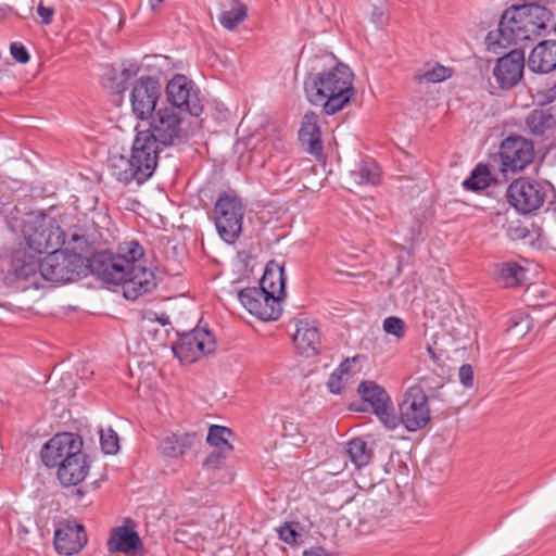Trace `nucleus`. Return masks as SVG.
Returning a JSON list of instances; mask_svg holds the SVG:
<instances>
[{"mask_svg":"<svg viewBox=\"0 0 556 556\" xmlns=\"http://www.w3.org/2000/svg\"><path fill=\"white\" fill-rule=\"evenodd\" d=\"M136 75V71H132L131 68H124L119 77L112 76L110 77L111 84L109 87L115 92V93H122L126 90V84L127 81Z\"/></svg>","mask_w":556,"mask_h":556,"instance_id":"38","label":"nucleus"},{"mask_svg":"<svg viewBox=\"0 0 556 556\" xmlns=\"http://www.w3.org/2000/svg\"><path fill=\"white\" fill-rule=\"evenodd\" d=\"M199 440H200V437L195 432L178 435L179 448L181 450V456L187 452V450L191 448L194 445V443Z\"/></svg>","mask_w":556,"mask_h":556,"instance_id":"44","label":"nucleus"},{"mask_svg":"<svg viewBox=\"0 0 556 556\" xmlns=\"http://www.w3.org/2000/svg\"><path fill=\"white\" fill-rule=\"evenodd\" d=\"M345 452L351 462L357 467L362 468L367 466L374 455V452L368 447L367 442L362 438H354L346 443Z\"/></svg>","mask_w":556,"mask_h":556,"instance_id":"27","label":"nucleus"},{"mask_svg":"<svg viewBox=\"0 0 556 556\" xmlns=\"http://www.w3.org/2000/svg\"><path fill=\"white\" fill-rule=\"evenodd\" d=\"M100 444L105 454L114 455L119 451L118 435L112 428L100 431Z\"/></svg>","mask_w":556,"mask_h":556,"instance_id":"35","label":"nucleus"},{"mask_svg":"<svg viewBox=\"0 0 556 556\" xmlns=\"http://www.w3.org/2000/svg\"><path fill=\"white\" fill-rule=\"evenodd\" d=\"M143 248L136 241L124 242L118 247L117 257H123L127 261V268L130 271L139 270V268H146L144 266L137 265L140 258L143 256Z\"/></svg>","mask_w":556,"mask_h":556,"instance_id":"28","label":"nucleus"},{"mask_svg":"<svg viewBox=\"0 0 556 556\" xmlns=\"http://www.w3.org/2000/svg\"><path fill=\"white\" fill-rule=\"evenodd\" d=\"M357 392L363 402L370 406L371 412L386 428L393 430L399 426V418L394 413L393 403L382 387L375 381L367 380L359 383Z\"/></svg>","mask_w":556,"mask_h":556,"instance_id":"12","label":"nucleus"},{"mask_svg":"<svg viewBox=\"0 0 556 556\" xmlns=\"http://www.w3.org/2000/svg\"><path fill=\"white\" fill-rule=\"evenodd\" d=\"M554 193V187L546 180H529L519 178L507 188L508 203L522 214L539 210Z\"/></svg>","mask_w":556,"mask_h":556,"instance_id":"8","label":"nucleus"},{"mask_svg":"<svg viewBox=\"0 0 556 556\" xmlns=\"http://www.w3.org/2000/svg\"><path fill=\"white\" fill-rule=\"evenodd\" d=\"M40 269V261L25 249L15 250L4 270L3 282L13 290H24V283L35 277Z\"/></svg>","mask_w":556,"mask_h":556,"instance_id":"14","label":"nucleus"},{"mask_svg":"<svg viewBox=\"0 0 556 556\" xmlns=\"http://www.w3.org/2000/svg\"><path fill=\"white\" fill-rule=\"evenodd\" d=\"M303 556H331L324 547L315 546L304 551Z\"/></svg>","mask_w":556,"mask_h":556,"instance_id":"48","label":"nucleus"},{"mask_svg":"<svg viewBox=\"0 0 556 556\" xmlns=\"http://www.w3.org/2000/svg\"><path fill=\"white\" fill-rule=\"evenodd\" d=\"M285 287L286 276L283 267L275 261L268 262L260 280V288H265L268 294L279 296V302H281L285 295Z\"/></svg>","mask_w":556,"mask_h":556,"instance_id":"25","label":"nucleus"},{"mask_svg":"<svg viewBox=\"0 0 556 556\" xmlns=\"http://www.w3.org/2000/svg\"><path fill=\"white\" fill-rule=\"evenodd\" d=\"M141 319L143 321H150V323H155V320L157 319V313L153 312V311H143L141 313Z\"/></svg>","mask_w":556,"mask_h":556,"instance_id":"49","label":"nucleus"},{"mask_svg":"<svg viewBox=\"0 0 556 556\" xmlns=\"http://www.w3.org/2000/svg\"><path fill=\"white\" fill-rule=\"evenodd\" d=\"M458 378L460 383L465 388H471L473 386V369L471 365L464 364L458 369Z\"/></svg>","mask_w":556,"mask_h":556,"instance_id":"42","label":"nucleus"},{"mask_svg":"<svg viewBox=\"0 0 556 556\" xmlns=\"http://www.w3.org/2000/svg\"><path fill=\"white\" fill-rule=\"evenodd\" d=\"M515 231L517 232V237H525L526 236L523 229L516 228Z\"/></svg>","mask_w":556,"mask_h":556,"instance_id":"55","label":"nucleus"},{"mask_svg":"<svg viewBox=\"0 0 556 556\" xmlns=\"http://www.w3.org/2000/svg\"><path fill=\"white\" fill-rule=\"evenodd\" d=\"M216 348L213 333L205 328H195L179 336L172 350L175 356L186 364H192L201 356L212 353Z\"/></svg>","mask_w":556,"mask_h":556,"instance_id":"11","label":"nucleus"},{"mask_svg":"<svg viewBox=\"0 0 556 556\" xmlns=\"http://www.w3.org/2000/svg\"><path fill=\"white\" fill-rule=\"evenodd\" d=\"M427 352L430 356V358L438 365H440V362H441V354H438L433 348H431L430 345L427 348Z\"/></svg>","mask_w":556,"mask_h":556,"instance_id":"51","label":"nucleus"},{"mask_svg":"<svg viewBox=\"0 0 556 556\" xmlns=\"http://www.w3.org/2000/svg\"><path fill=\"white\" fill-rule=\"evenodd\" d=\"M525 275L526 270L523 267L514 262L502 264L498 270V277L505 287L517 286L525 278Z\"/></svg>","mask_w":556,"mask_h":556,"instance_id":"33","label":"nucleus"},{"mask_svg":"<svg viewBox=\"0 0 556 556\" xmlns=\"http://www.w3.org/2000/svg\"><path fill=\"white\" fill-rule=\"evenodd\" d=\"M451 77V70L440 64H435L432 68L426 70L424 73L415 75L418 83H441Z\"/></svg>","mask_w":556,"mask_h":556,"instance_id":"34","label":"nucleus"},{"mask_svg":"<svg viewBox=\"0 0 556 556\" xmlns=\"http://www.w3.org/2000/svg\"><path fill=\"white\" fill-rule=\"evenodd\" d=\"M279 538L287 544H293L296 542V538L299 533L295 531V528L291 523H285L279 529Z\"/></svg>","mask_w":556,"mask_h":556,"instance_id":"43","label":"nucleus"},{"mask_svg":"<svg viewBox=\"0 0 556 556\" xmlns=\"http://www.w3.org/2000/svg\"><path fill=\"white\" fill-rule=\"evenodd\" d=\"M87 273L106 283L122 285L123 294L127 300H137L155 289L154 273L148 268L129 271L127 261L108 251H99L86 258Z\"/></svg>","mask_w":556,"mask_h":556,"instance_id":"3","label":"nucleus"},{"mask_svg":"<svg viewBox=\"0 0 556 556\" xmlns=\"http://www.w3.org/2000/svg\"><path fill=\"white\" fill-rule=\"evenodd\" d=\"M229 452L223 450L213 451L204 460L203 467L205 469H218L227 457Z\"/></svg>","mask_w":556,"mask_h":556,"instance_id":"39","label":"nucleus"},{"mask_svg":"<svg viewBox=\"0 0 556 556\" xmlns=\"http://www.w3.org/2000/svg\"><path fill=\"white\" fill-rule=\"evenodd\" d=\"M10 51L15 61L25 64L29 61V53L21 42H12Z\"/></svg>","mask_w":556,"mask_h":556,"instance_id":"40","label":"nucleus"},{"mask_svg":"<svg viewBox=\"0 0 556 556\" xmlns=\"http://www.w3.org/2000/svg\"><path fill=\"white\" fill-rule=\"evenodd\" d=\"M84 445L81 437L72 432H62L51 438L41 448L42 463L50 468L61 466L63 459L67 458L78 446Z\"/></svg>","mask_w":556,"mask_h":556,"instance_id":"18","label":"nucleus"},{"mask_svg":"<svg viewBox=\"0 0 556 556\" xmlns=\"http://www.w3.org/2000/svg\"><path fill=\"white\" fill-rule=\"evenodd\" d=\"M498 154L504 172H519L533 161L534 148L521 136H509L502 141Z\"/></svg>","mask_w":556,"mask_h":556,"instance_id":"15","label":"nucleus"},{"mask_svg":"<svg viewBox=\"0 0 556 556\" xmlns=\"http://www.w3.org/2000/svg\"><path fill=\"white\" fill-rule=\"evenodd\" d=\"M554 212H556V204L554 205V207L552 208Z\"/></svg>","mask_w":556,"mask_h":556,"instance_id":"57","label":"nucleus"},{"mask_svg":"<svg viewBox=\"0 0 556 556\" xmlns=\"http://www.w3.org/2000/svg\"><path fill=\"white\" fill-rule=\"evenodd\" d=\"M232 434L231 430L224 426L213 425L208 429L206 441L216 450L230 452L232 445L229 442V437Z\"/></svg>","mask_w":556,"mask_h":556,"instance_id":"32","label":"nucleus"},{"mask_svg":"<svg viewBox=\"0 0 556 556\" xmlns=\"http://www.w3.org/2000/svg\"><path fill=\"white\" fill-rule=\"evenodd\" d=\"M23 236L30 250L36 254L49 253L65 241V233L55 219L39 214L30 216L23 225Z\"/></svg>","mask_w":556,"mask_h":556,"instance_id":"6","label":"nucleus"},{"mask_svg":"<svg viewBox=\"0 0 556 556\" xmlns=\"http://www.w3.org/2000/svg\"><path fill=\"white\" fill-rule=\"evenodd\" d=\"M283 435L294 439L293 444L299 445L304 441L301 440L299 426L292 421H285L282 425Z\"/></svg>","mask_w":556,"mask_h":556,"instance_id":"41","label":"nucleus"},{"mask_svg":"<svg viewBox=\"0 0 556 556\" xmlns=\"http://www.w3.org/2000/svg\"><path fill=\"white\" fill-rule=\"evenodd\" d=\"M76 495L80 498V497H83L85 495V492L83 490H80V489H77L76 490Z\"/></svg>","mask_w":556,"mask_h":556,"instance_id":"56","label":"nucleus"},{"mask_svg":"<svg viewBox=\"0 0 556 556\" xmlns=\"http://www.w3.org/2000/svg\"><path fill=\"white\" fill-rule=\"evenodd\" d=\"M332 55L315 56L312 71L304 78V91L308 102L323 106L327 115L343 110L354 98L353 73L349 66L337 63L328 71H319L323 61L332 62Z\"/></svg>","mask_w":556,"mask_h":556,"instance_id":"2","label":"nucleus"},{"mask_svg":"<svg viewBox=\"0 0 556 556\" xmlns=\"http://www.w3.org/2000/svg\"><path fill=\"white\" fill-rule=\"evenodd\" d=\"M426 383L427 378H421L418 384L409 387L399 407V424L402 422L410 432L425 428L431 419L428 396L424 388Z\"/></svg>","mask_w":556,"mask_h":556,"instance_id":"9","label":"nucleus"},{"mask_svg":"<svg viewBox=\"0 0 556 556\" xmlns=\"http://www.w3.org/2000/svg\"><path fill=\"white\" fill-rule=\"evenodd\" d=\"M39 274L47 281L70 282L87 275L86 258L58 248L40 262Z\"/></svg>","mask_w":556,"mask_h":556,"instance_id":"7","label":"nucleus"},{"mask_svg":"<svg viewBox=\"0 0 556 556\" xmlns=\"http://www.w3.org/2000/svg\"><path fill=\"white\" fill-rule=\"evenodd\" d=\"M149 129L138 131L129 157L115 155L110 160L112 176L128 185L146 182L154 174L163 148L179 146L188 140L180 113L174 108H163L151 116Z\"/></svg>","mask_w":556,"mask_h":556,"instance_id":"1","label":"nucleus"},{"mask_svg":"<svg viewBox=\"0 0 556 556\" xmlns=\"http://www.w3.org/2000/svg\"><path fill=\"white\" fill-rule=\"evenodd\" d=\"M351 177L358 185H377L380 181V167L371 160H362L355 169L351 170Z\"/></svg>","mask_w":556,"mask_h":556,"instance_id":"26","label":"nucleus"},{"mask_svg":"<svg viewBox=\"0 0 556 556\" xmlns=\"http://www.w3.org/2000/svg\"><path fill=\"white\" fill-rule=\"evenodd\" d=\"M523 70L525 53L521 49H514L496 61L493 76L501 89L509 90L521 80Z\"/></svg>","mask_w":556,"mask_h":556,"instance_id":"17","label":"nucleus"},{"mask_svg":"<svg viewBox=\"0 0 556 556\" xmlns=\"http://www.w3.org/2000/svg\"><path fill=\"white\" fill-rule=\"evenodd\" d=\"M327 384L331 393L340 394L342 392L341 377L337 374V371L331 374Z\"/></svg>","mask_w":556,"mask_h":556,"instance_id":"47","label":"nucleus"},{"mask_svg":"<svg viewBox=\"0 0 556 556\" xmlns=\"http://www.w3.org/2000/svg\"><path fill=\"white\" fill-rule=\"evenodd\" d=\"M9 12H13V9L11 7H0V20L4 18Z\"/></svg>","mask_w":556,"mask_h":556,"instance_id":"54","label":"nucleus"},{"mask_svg":"<svg viewBox=\"0 0 556 556\" xmlns=\"http://www.w3.org/2000/svg\"><path fill=\"white\" fill-rule=\"evenodd\" d=\"M70 456L63 459L58 469V479L64 486L76 485L85 480L89 471L87 456L83 453V445H78Z\"/></svg>","mask_w":556,"mask_h":556,"instance_id":"21","label":"nucleus"},{"mask_svg":"<svg viewBox=\"0 0 556 556\" xmlns=\"http://www.w3.org/2000/svg\"><path fill=\"white\" fill-rule=\"evenodd\" d=\"M53 543L59 554L70 556L86 545L87 533L83 525L67 522L56 528Z\"/></svg>","mask_w":556,"mask_h":556,"instance_id":"20","label":"nucleus"},{"mask_svg":"<svg viewBox=\"0 0 556 556\" xmlns=\"http://www.w3.org/2000/svg\"><path fill=\"white\" fill-rule=\"evenodd\" d=\"M528 67L533 73H549L556 70V40L538 43L529 54Z\"/></svg>","mask_w":556,"mask_h":556,"instance_id":"22","label":"nucleus"},{"mask_svg":"<svg viewBox=\"0 0 556 556\" xmlns=\"http://www.w3.org/2000/svg\"><path fill=\"white\" fill-rule=\"evenodd\" d=\"M164 1L165 0H148V3L152 12H159Z\"/></svg>","mask_w":556,"mask_h":556,"instance_id":"52","label":"nucleus"},{"mask_svg":"<svg viewBox=\"0 0 556 556\" xmlns=\"http://www.w3.org/2000/svg\"><path fill=\"white\" fill-rule=\"evenodd\" d=\"M382 328L386 333L392 334L397 339H403L406 333L405 321L396 316H389L383 320Z\"/></svg>","mask_w":556,"mask_h":556,"instance_id":"37","label":"nucleus"},{"mask_svg":"<svg viewBox=\"0 0 556 556\" xmlns=\"http://www.w3.org/2000/svg\"><path fill=\"white\" fill-rule=\"evenodd\" d=\"M37 14L41 18V24L50 25L53 21L54 9L51 7H45L42 1L37 7Z\"/></svg>","mask_w":556,"mask_h":556,"instance_id":"45","label":"nucleus"},{"mask_svg":"<svg viewBox=\"0 0 556 556\" xmlns=\"http://www.w3.org/2000/svg\"><path fill=\"white\" fill-rule=\"evenodd\" d=\"M235 5L228 11H224L219 16V23L229 30L236 29L247 17L248 8L239 0H232Z\"/></svg>","mask_w":556,"mask_h":556,"instance_id":"29","label":"nucleus"},{"mask_svg":"<svg viewBox=\"0 0 556 556\" xmlns=\"http://www.w3.org/2000/svg\"><path fill=\"white\" fill-rule=\"evenodd\" d=\"M141 546L142 543L138 533L126 527L115 528L108 541V549L111 553L131 554Z\"/></svg>","mask_w":556,"mask_h":556,"instance_id":"24","label":"nucleus"},{"mask_svg":"<svg viewBox=\"0 0 556 556\" xmlns=\"http://www.w3.org/2000/svg\"><path fill=\"white\" fill-rule=\"evenodd\" d=\"M350 368H351V363L349 359H345L339 365V367L336 371L339 372L341 376V375L348 374L350 371Z\"/></svg>","mask_w":556,"mask_h":556,"instance_id":"50","label":"nucleus"},{"mask_svg":"<svg viewBox=\"0 0 556 556\" xmlns=\"http://www.w3.org/2000/svg\"><path fill=\"white\" fill-rule=\"evenodd\" d=\"M554 89H555V93H556V84H555V87H554Z\"/></svg>","mask_w":556,"mask_h":556,"instance_id":"58","label":"nucleus"},{"mask_svg":"<svg viewBox=\"0 0 556 556\" xmlns=\"http://www.w3.org/2000/svg\"><path fill=\"white\" fill-rule=\"evenodd\" d=\"M156 323L161 324L162 326H167L170 324L169 317L166 314H157Z\"/></svg>","mask_w":556,"mask_h":556,"instance_id":"53","label":"nucleus"},{"mask_svg":"<svg viewBox=\"0 0 556 556\" xmlns=\"http://www.w3.org/2000/svg\"><path fill=\"white\" fill-rule=\"evenodd\" d=\"M292 340L295 348L307 356L316 354L320 346L318 329L314 321L308 319H299L296 321V329Z\"/></svg>","mask_w":556,"mask_h":556,"instance_id":"23","label":"nucleus"},{"mask_svg":"<svg viewBox=\"0 0 556 556\" xmlns=\"http://www.w3.org/2000/svg\"><path fill=\"white\" fill-rule=\"evenodd\" d=\"M299 140L306 153L313 155L318 161L324 159L319 116L315 112L308 111L304 114L299 130Z\"/></svg>","mask_w":556,"mask_h":556,"instance_id":"19","label":"nucleus"},{"mask_svg":"<svg viewBox=\"0 0 556 556\" xmlns=\"http://www.w3.org/2000/svg\"><path fill=\"white\" fill-rule=\"evenodd\" d=\"M165 92L170 108H174L175 111L187 112L192 116H200L203 112L200 91L194 83L185 75H175L167 83Z\"/></svg>","mask_w":556,"mask_h":556,"instance_id":"10","label":"nucleus"},{"mask_svg":"<svg viewBox=\"0 0 556 556\" xmlns=\"http://www.w3.org/2000/svg\"><path fill=\"white\" fill-rule=\"evenodd\" d=\"M240 303L261 320H277L281 315L279 296L268 294L265 288L249 287L238 292Z\"/></svg>","mask_w":556,"mask_h":556,"instance_id":"13","label":"nucleus"},{"mask_svg":"<svg viewBox=\"0 0 556 556\" xmlns=\"http://www.w3.org/2000/svg\"><path fill=\"white\" fill-rule=\"evenodd\" d=\"M491 176L486 165L478 164L470 176L464 180L463 186L467 190L479 191L490 185Z\"/></svg>","mask_w":556,"mask_h":556,"instance_id":"31","label":"nucleus"},{"mask_svg":"<svg viewBox=\"0 0 556 556\" xmlns=\"http://www.w3.org/2000/svg\"><path fill=\"white\" fill-rule=\"evenodd\" d=\"M161 97V85L151 76L140 77L134 85L130 94L134 114L146 119L155 112L156 102Z\"/></svg>","mask_w":556,"mask_h":556,"instance_id":"16","label":"nucleus"},{"mask_svg":"<svg viewBox=\"0 0 556 556\" xmlns=\"http://www.w3.org/2000/svg\"><path fill=\"white\" fill-rule=\"evenodd\" d=\"M245 206L235 194H220L213 207V220L220 239L233 244L241 236Z\"/></svg>","mask_w":556,"mask_h":556,"instance_id":"5","label":"nucleus"},{"mask_svg":"<svg viewBox=\"0 0 556 556\" xmlns=\"http://www.w3.org/2000/svg\"><path fill=\"white\" fill-rule=\"evenodd\" d=\"M553 17L549 9L513 5L503 13L498 28L486 35V45L489 49H494L495 46L506 47L540 36Z\"/></svg>","mask_w":556,"mask_h":556,"instance_id":"4","label":"nucleus"},{"mask_svg":"<svg viewBox=\"0 0 556 556\" xmlns=\"http://www.w3.org/2000/svg\"><path fill=\"white\" fill-rule=\"evenodd\" d=\"M510 321V330H516L519 327L521 328L519 331H516V334L525 336L531 327V319L529 316L521 317L519 321H515L514 319H511Z\"/></svg>","mask_w":556,"mask_h":556,"instance_id":"46","label":"nucleus"},{"mask_svg":"<svg viewBox=\"0 0 556 556\" xmlns=\"http://www.w3.org/2000/svg\"><path fill=\"white\" fill-rule=\"evenodd\" d=\"M553 124V115L545 110H533L526 118V125L532 135L542 136Z\"/></svg>","mask_w":556,"mask_h":556,"instance_id":"30","label":"nucleus"},{"mask_svg":"<svg viewBox=\"0 0 556 556\" xmlns=\"http://www.w3.org/2000/svg\"><path fill=\"white\" fill-rule=\"evenodd\" d=\"M159 450L164 457L178 458L181 456L178 435L169 434L162 439Z\"/></svg>","mask_w":556,"mask_h":556,"instance_id":"36","label":"nucleus"}]
</instances>
